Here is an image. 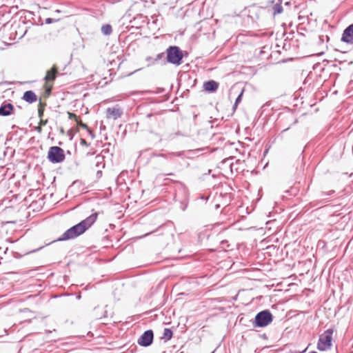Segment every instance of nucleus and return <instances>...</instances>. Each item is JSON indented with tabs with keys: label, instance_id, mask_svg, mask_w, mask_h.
Listing matches in <instances>:
<instances>
[{
	"label": "nucleus",
	"instance_id": "nucleus-28",
	"mask_svg": "<svg viewBox=\"0 0 353 353\" xmlns=\"http://www.w3.org/2000/svg\"><path fill=\"white\" fill-rule=\"evenodd\" d=\"M48 119L43 120L41 118L40 119L39 125L41 126L46 125L48 123Z\"/></svg>",
	"mask_w": 353,
	"mask_h": 353
},
{
	"label": "nucleus",
	"instance_id": "nucleus-26",
	"mask_svg": "<svg viewBox=\"0 0 353 353\" xmlns=\"http://www.w3.org/2000/svg\"><path fill=\"white\" fill-rule=\"evenodd\" d=\"M80 144H81V145H84V146H87V147L90 145V143H88L86 141V140H85V139H81V140H80Z\"/></svg>",
	"mask_w": 353,
	"mask_h": 353
},
{
	"label": "nucleus",
	"instance_id": "nucleus-3",
	"mask_svg": "<svg viewBox=\"0 0 353 353\" xmlns=\"http://www.w3.org/2000/svg\"><path fill=\"white\" fill-rule=\"evenodd\" d=\"M273 321V315L269 310H264L258 312L252 322L254 327H264L270 325Z\"/></svg>",
	"mask_w": 353,
	"mask_h": 353
},
{
	"label": "nucleus",
	"instance_id": "nucleus-19",
	"mask_svg": "<svg viewBox=\"0 0 353 353\" xmlns=\"http://www.w3.org/2000/svg\"><path fill=\"white\" fill-rule=\"evenodd\" d=\"M173 332L170 328H165L163 333V338L166 341L170 340L172 337Z\"/></svg>",
	"mask_w": 353,
	"mask_h": 353
},
{
	"label": "nucleus",
	"instance_id": "nucleus-16",
	"mask_svg": "<svg viewBox=\"0 0 353 353\" xmlns=\"http://www.w3.org/2000/svg\"><path fill=\"white\" fill-rule=\"evenodd\" d=\"M157 156L172 159L174 157H182L183 156V152H170L168 154L161 153L159 154Z\"/></svg>",
	"mask_w": 353,
	"mask_h": 353
},
{
	"label": "nucleus",
	"instance_id": "nucleus-25",
	"mask_svg": "<svg viewBox=\"0 0 353 353\" xmlns=\"http://www.w3.org/2000/svg\"><path fill=\"white\" fill-rule=\"evenodd\" d=\"M68 114H69V119H74L76 121L77 120H79L78 117L75 114L71 113V112H68Z\"/></svg>",
	"mask_w": 353,
	"mask_h": 353
},
{
	"label": "nucleus",
	"instance_id": "nucleus-24",
	"mask_svg": "<svg viewBox=\"0 0 353 353\" xmlns=\"http://www.w3.org/2000/svg\"><path fill=\"white\" fill-rule=\"evenodd\" d=\"M335 193V191L334 190H330L329 192H322L321 193V196L322 197H324L325 196H332Z\"/></svg>",
	"mask_w": 353,
	"mask_h": 353
},
{
	"label": "nucleus",
	"instance_id": "nucleus-2",
	"mask_svg": "<svg viewBox=\"0 0 353 353\" xmlns=\"http://www.w3.org/2000/svg\"><path fill=\"white\" fill-rule=\"evenodd\" d=\"M183 58V51L179 46H170L166 50L167 62L175 65L182 63Z\"/></svg>",
	"mask_w": 353,
	"mask_h": 353
},
{
	"label": "nucleus",
	"instance_id": "nucleus-10",
	"mask_svg": "<svg viewBox=\"0 0 353 353\" xmlns=\"http://www.w3.org/2000/svg\"><path fill=\"white\" fill-rule=\"evenodd\" d=\"M219 85V84L218 82L214 80H210L204 82L203 88L206 92L209 93H213L217 90Z\"/></svg>",
	"mask_w": 353,
	"mask_h": 353
},
{
	"label": "nucleus",
	"instance_id": "nucleus-33",
	"mask_svg": "<svg viewBox=\"0 0 353 353\" xmlns=\"http://www.w3.org/2000/svg\"><path fill=\"white\" fill-rule=\"evenodd\" d=\"M289 128H290V127H288V128H287L284 129V130L282 131V132H284L287 131L288 130H289Z\"/></svg>",
	"mask_w": 353,
	"mask_h": 353
},
{
	"label": "nucleus",
	"instance_id": "nucleus-27",
	"mask_svg": "<svg viewBox=\"0 0 353 353\" xmlns=\"http://www.w3.org/2000/svg\"><path fill=\"white\" fill-rule=\"evenodd\" d=\"M57 21V19H52V18H47V19H46V24H50V23H53V22Z\"/></svg>",
	"mask_w": 353,
	"mask_h": 353
},
{
	"label": "nucleus",
	"instance_id": "nucleus-7",
	"mask_svg": "<svg viewBox=\"0 0 353 353\" xmlns=\"http://www.w3.org/2000/svg\"><path fill=\"white\" fill-rule=\"evenodd\" d=\"M341 41L345 43L353 45V23L344 29Z\"/></svg>",
	"mask_w": 353,
	"mask_h": 353
},
{
	"label": "nucleus",
	"instance_id": "nucleus-34",
	"mask_svg": "<svg viewBox=\"0 0 353 353\" xmlns=\"http://www.w3.org/2000/svg\"><path fill=\"white\" fill-rule=\"evenodd\" d=\"M327 40L328 41L330 39L329 37L328 36H325Z\"/></svg>",
	"mask_w": 353,
	"mask_h": 353
},
{
	"label": "nucleus",
	"instance_id": "nucleus-22",
	"mask_svg": "<svg viewBox=\"0 0 353 353\" xmlns=\"http://www.w3.org/2000/svg\"><path fill=\"white\" fill-rule=\"evenodd\" d=\"M159 115L158 113L155 112V113H149V114H147L145 115V117L147 119H151V118H153L154 121H158V118H157V116Z\"/></svg>",
	"mask_w": 353,
	"mask_h": 353
},
{
	"label": "nucleus",
	"instance_id": "nucleus-15",
	"mask_svg": "<svg viewBox=\"0 0 353 353\" xmlns=\"http://www.w3.org/2000/svg\"><path fill=\"white\" fill-rule=\"evenodd\" d=\"M261 10V8L257 7L254 5L250 7L249 9V17H252V19H259V14L258 12Z\"/></svg>",
	"mask_w": 353,
	"mask_h": 353
},
{
	"label": "nucleus",
	"instance_id": "nucleus-13",
	"mask_svg": "<svg viewBox=\"0 0 353 353\" xmlns=\"http://www.w3.org/2000/svg\"><path fill=\"white\" fill-rule=\"evenodd\" d=\"M57 70L56 66H53L52 69L47 72V74L45 77V80L46 81H53L55 80L57 74Z\"/></svg>",
	"mask_w": 353,
	"mask_h": 353
},
{
	"label": "nucleus",
	"instance_id": "nucleus-14",
	"mask_svg": "<svg viewBox=\"0 0 353 353\" xmlns=\"http://www.w3.org/2000/svg\"><path fill=\"white\" fill-rule=\"evenodd\" d=\"M273 15L276 16L283 12L282 0H276V2L272 8Z\"/></svg>",
	"mask_w": 353,
	"mask_h": 353
},
{
	"label": "nucleus",
	"instance_id": "nucleus-4",
	"mask_svg": "<svg viewBox=\"0 0 353 353\" xmlns=\"http://www.w3.org/2000/svg\"><path fill=\"white\" fill-rule=\"evenodd\" d=\"M332 334L333 330L328 329L323 334L320 335L318 343L317 349L319 351H325L329 350L332 345Z\"/></svg>",
	"mask_w": 353,
	"mask_h": 353
},
{
	"label": "nucleus",
	"instance_id": "nucleus-12",
	"mask_svg": "<svg viewBox=\"0 0 353 353\" xmlns=\"http://www.w3.org/2000/svg\"><path fill=\"white\" fill-rule=\"evenodd\" d=\"M22 99L29 103H32L37 100L36 94L32 90L26 91Z\"/></svg>",
	"mask_w": 353,
	"mask_h": 353
},
{
	"label": "nucleus",
	"instance_id": "nucleus-30",
	"mask_svg": "<svg viewBox=\"0 0 353 353\" xmlns=\"http://www.w3.org/2000/svg\"><path fill=\"white\" fill-rule=\"evenodd\" d=\"M35 130L41 133L42 132V128L41 125H39L35 128Z\"/></svg>",
	"mask_w": 353,
	"mask_h": 353
},
{
	"label": "nucleus",
	"instance_id": "nucleus-11",
	"mask_svg": "<svg viewBox=\"0 0 353 353\" xmlns=\"http://www.w3.org/2000/svg\"><path fill=\"white\" fill-rule=\"evenodd\" d=\"M146 60L147 61L151 60L152 61L151 65H154V64L159 63V61L161 62V65H165L168 63L167 59H165L164 53H163V52L158 54L154 59H152V57H148V58H147Z\"/></svg>",
	"mask_w": 353,
	"mask_h": 353
},
{
	"label": "nucleus",
	"instance_id": "nucleus-17",
	"mask_svg": "<svg viewBox=\"0 0 353 353\" xmlns=\"http://www.w3.org/2000/svg\"><path fill=\"white\" fill-rule=\"evenodd\" d=\"M95 166L99 169L104 168L105 163L103 157L101 155H97L94 158Z\"/></svg>",
	"mask_w": 353,
	"mask_h": 353
},
{
	"label": "nucleus",
	"instance_id": "nucleus-8",
	"mask_svg": "<svg viewBox=\"0 0 353 353\" xmlns=\"http://www.w3.org/2000/svg\"><path fill=\"white\" fill-rule=\"evenodd\" d=\"M123 110L117 105L113 108H108L106 110L107 118H112L116 120L123 115Z\"/></svg>",
	"mask_w": 353,
	"mask_h": 353
},
{
	"label": "nucleus",
	"instance_id": "nucleus-5",
	"mask_svg": "<svg viewBox=\"0 0 353 353\" xmlns=\"http://www.w3.org/2000/svg\"><path fill=\"white\" fill-rule=\"evenodd\" d=\"M48 159L52 163H59L65 160L64 150L59 146H52L48 152Z\"/></svg>",
	"mask_w": 353,
	"mask_h": 353
},
{
	"label": "nucleus",
	"instance_id": "nucleus-31",
	"mask_svg": "<svg viewBox=\"0 0 353 353\" xmlns=\"http://www.w3.org/2000/svg\"><path fill=\"white\" fill-rule=\"evenodd\" d=\"M89 134L92 137L94 138L95 135L94 134L93 132L88 128V130H87Z\"/></svg>",
	"mask_w": 353,
	"mask_h": 353
},
{
	"label": "nucleus",
	"instance_id": "nucleus-18",
	"mask_svg": "<svg viewBox=\"0 0 353 353\" xmlns=\"http://www.w3.org/2000/svg\"><path fill=\"white\" fill-rule=\"evenodd\" d=\"M101 32L104 35H110L112 32V28L110 24L103 25Z\"/></svg>",
	"mask_w": 353,
	"mask_h": 353
},
{
	"label": "nucleus",
	"instance_id": "nucleus-29",
	"mask_svg": "<svg viewBox=\"0 0 353 353\" xmlns=\"http://www.w3.org/2000/svg\"><path fill=\"white\" fill-rule=\"evenodd\" d=\"M101 176H102V170L101 169H99L97 172V177L99 179L101 177Z\"/></svg>",
	"mask_w": 353,
	"mask_h": 353
},
{
	"label": "nucleus",
	"instance_id": "nucleus-32",
	"mask_svg": "<svg viewBox=\"0 0 353 353\" xmlns=\"http://www.w3.org/2000/svg\"><path fill=\"white\" fill-rule=\"evenodd\" d=\"M323 37L324 36H320L319 37V39L321 40V41L323 42Z\"/></svg>",
	"mask_w": 353,
	"mask_h": 353
},
{
	"label": "nucleus",
	"instance_id": "nucleus-35",
	"mask_svg": "<svg viewBox=\"0 0 353 353\" xmlns=\"http://www.w3.org/2000/svg\"><path fill=\"white\" fill-rule=\"evenodd\" d=\"M274 1H275V0H272V1H271V3H274Z\"/></svg>",
	"mask_w": 353,
	"mask_h": 353
},
{
	"label": "nucleus",
	"instance_id": "nucleus-1",
	"mask_svg": "<svg viewBox=\"0 0 353 353\" xmlns=\"http://www.w3.org/2000/svg\"><path fill=\"white\" fill-rule=\"evenodd\" d=\"M98 215L99 212L92 213L84 220L67 230L58 239V241H62L72 239L83 234L95 223Z\"/></svg>",
	"mask_w": 353,
	"mask_h": 353
},
{
	"label": "nucleus",
	"instance_id": "nucleus-9",
	"mask_svg": "<svg viewBox=\"0 0 353 353\" xmlns=\"http://www.w3.org/2000/svg\"><path fill=\"white\" fill-rule=\"evenodd\" d=\"M14 105L10 103H3L0 106V116L7 117L14 111Z\"/></svg>",
	"mask_w": 353,
	"mask_h": 353
},
{
	"label": "nucleus",
	"instance_id": "nucleus-20",
	"mask_svg": "<svg viewBox=\"0 0 353 353\" xmlns=\"http://www.w3.org/2000/svg\"><path fill=\"white\" fill-rule=\"evenodd\" d=\"M243 90H242L241 92V93L238 95V97H236V100H235V102H234V104L233 105V109L234 110H236V108H237L238 105L241 103V100H242V96H243Z\"/></svg>",
	"mask_w": 353,
	"mask_h": 353
},
{
	"label": "nucleus",
	"instance_id": "nucleus-21",
	"mask_svg": "<svg viewBox=\"0 0 353 353\" xmlns=\"http://www.w3.org/2000/svg\"><path fill=\"white\" fill-rule=\"evenodd\" d=\"M46 105V103L42 104L41 102H40V106L38 108V117L41 119L43 116L44 112V107Z\"/></svg>",
	"mask_w": 353,
	"mask_h": 353
},
{
	"label": "nucleus",
	"instance_id": "nucleus-6",
	"mask_svg": "<svg viewBox=\"0 0 353 353\" xmlns=\"http://www.w3.org/2000/svg\"><path fill=\"white\" fill-rule=\"evenodd\" d=\"M154 340V332L152 330L145 331L138 339L137 343L142 347H148Z\"/></svg>",
	"mask_w": 353,
	"mask_h": 353
},
{
	"label": "nucleus",
	"instance_id": "nucleus-23",
	"mask_svg": "<svg viewBox=\"0 0 353 353\" xmlns=\"http://www.w3.org/2000/svg\"><path fill=\"white\" fill-rule=\"evenodd\" d=\"M76 122L79 127H81L85 130H88V125L86 123H83L80 119H79V120H77Z\"/></svg>",
	"mask_w": 353,
	"mask_h": 353
}]
</instances>
